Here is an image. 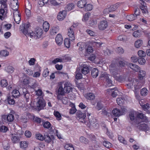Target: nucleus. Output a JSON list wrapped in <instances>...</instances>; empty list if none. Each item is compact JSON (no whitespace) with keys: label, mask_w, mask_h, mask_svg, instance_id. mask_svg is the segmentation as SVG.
Instances as JSON below:
<instances>
[{"label":"nucleus","mask_w":150,"mask_h":150,"mask_svg":"<svg viewBox=\"0 0 150 150\" xmlns=\"http://www.w3.org/2000/svg\"><path fill=\"white\" fill-rule=\"evenodd\" d=\"M29 25L27 24H23L20 26L21 31L27 37L38 39L41 38L43 34V30L41 28H38L35 29L34 31L28 30Z\"/></svg>","instance_id":"obj_1"},{"label":"nucleus","mask_w":150,"mask_h":150,"mask_svg":"<svg viewBox=\"0 0 150 150\" xmlns=\"http://www.w3.org/2000/svg\"><path fill=\"white\" fill-rule=\"evenodd\" d=\"M110 73L115 79L120 82H122L124 79L121 76H119L120 71L116 67V64L112 63L110 65Z\"/></svg>","instance_id":"obj_2"},{"label":"nucleus","mask_w":150,"mask_h":150,"mask_svg":"<svg viewBox=\"0 0 150 150\" xmlns=\"http://www.w3.org/2000/svg\"><path fill=\"white\" fill-rule=\"evenodd\" d=\"M1 8L0 9V19L4 20L6 17L7 10L6 8L7 5L5 2L0 4Z\"/></svg>","instance_id":"obj_3"},{"label":"nucleus","mask_w":150,"mask_h":150,"mask_svg":"<svg viewBox=\"0 0 150 150\" xmlns=\"http://www.w3.org/2000/svg\"><path fill=\"white\" fill-rule=\"evenodd\" d=\"M24 132L22 130H19L16 134H11V139L13 143L17 142L19 140V138L21 137V135L23 134Z\"/></svg>","instance_id":"obj_4"},{"label":"nucleus","mask_w":150,"mask_h":150,"mask_svg":"<svg viewBox=\"0 0 150 150\" xmlns=\"http://www.w3.org/2000/svg\"><path fill=\"white\" fill-rule=\"evenodd\" d=\"M145 76H142L141 74H138V79H134L136 83L137 84L136 85L138 86V88H141L142 86L145 83L144 78Z\"/></svg>","instance_id":"obj_5"},{"label":"nucleus","mask_w":150,"mask_h":150,"mask_svg":"<svg viewBox=\"0 0 150 150\" xmlns=\"http://www.w3.org/2000/svg\"><path fill=\"white\" fill-rule=\"evenodd\" d=\"M100 79L101 80L106 79L107 85L109 86H112L113 84L112 81L109 78L108 75L105 72H102L99 76Z\"/></svg>","instance_id":"obj_6"},{"label":"nucleus","mask_w":150,"mask_h":150,"mask_svg":"<svg viewBox=\"0 0 150 150\" xmlns=\"http://www.w3.org/2000/svg\"><path fill=\"white\" fill-rule=\"evenodd\" d=\"M136 120H137L138 124L141 122H148L147 117L145 116L144 114L141 113L137 112Z\"/></svg>","instance_id":"obj_7"},{"label":"nucleus","mask_w":150,"mask_h":150,"mask_svg":"<svg viewBox=\"0 0 150 150\" xmlns=\"http://www.w3.org/2000/svg\"><path fill=\"white\" fill-rule=\"evenodd\" d=\"M46 105V102L43 98H39L36 103L37 107L40 110L44 109Z\"/></svg>","instance_id":"obj_8"},{"label":"nucleus","mask_w":150,"mask_h":150,"mask_svg":"<svg viewBox=\"0 0 150 150\" xmlns=\"http://www.w3.org/2000/svg\"><path fill=\"white\" fill-rule=\"evenodd\" d=\"M126 109L123 107L121 108V110H120L119 109L116 108L112 111V113L115 116H119L124 114L126 111Z\"/></svg>","instance_id":"obj_9"},{"label":"nucleus","mask_w":150,"mask_h":150,"mask_svg":"<svg viewBox=\"0 0 150 150\" xmlns=\"http://www.w3.org/2000/svg\"><path fill=\"white\" fill-rule=\"evenodd\" d=\"M77 119L79 121L83 123H86V114L85 113H79L77 115Z\"/></svg>","instance_id":"obj_10"},{"label":"nucleus","mask_w":150,"mask_h":150,"mask_svg":"<svg viewBox=\"0 0 150 150\" xmlns=\"http://www.w3.org/2000/svg\"><path fill=\"white\" fill-rule=\"evenodd\" d=\"M11 15L13 16L15 22L17 24H19L21 20V15L18 11H16L15 12L11 13Z\"/></svg>","instance_id":"obj_11"},{"label":"nucleus","mask_w":150,"mask_h":150,"mask_svg":"<svg viewBox=\"0 0 150 150\" xmlns=\"http://www.w3.org/2000/svg\"><path fill=\"white\" fill-rule=\"evenodd\" d=\"M91 114L87 113V116L89 117L90 116ZM88 120L91 125H92L95 128L97 129L99 127V125L97 123L96 119L95 118H93L92 120L91 118L90 119L89 117H88Z\"/></svg>","instance_id":"obj_12"},{"label":"nucleus","mask_w":150,"mask_h":150,"mask_svg":"<svg viewBox=\"0 0 150 150\" xmlns=\"http://www.w3.org/2000/svg\"><path fill=\"white\" fill-rule=\"evenodd\" d=\"M67 12L65 10L60 11L57 16V19L59 21H62L66 18Z\"/></svg>","instance_id":"obj_13"},{"label":"nucleus","mask_w":150,"mask_h":150,"mask_svg":"<svg viewBox=\"0 0 150 150\" xmlns=\"http://www.w3.org/2000/svg\"><path fill=\"white\" fill-rule=\"evenodd\" d=\"M108 26L107 22L106 20L101 21L98 25L99 29L100 30H105Z\"/></svg>","instance_id":"obj_14"},{"label":"nucleus","mask_w":150,"mask_h":150,"mask_svg":"<svg viewBox=\"0 0 150 150\" xmlns=\"http://www.w3.org/2000/svg\"><path fill=\"white\" fill-rule=\"evenodd\" d=\"M128 83L127 84V86L129 88H132L134 85H137V84L136 83L134 79H132L131 78H129L128 79Z\"/></svg>","instance_id":"obj_15"},{"label":"nucleus","mask_w":150,"mask_h":150,"mask_svg":"<svg viewBox=\"0 0 150 150\" xmlns=\"http://www.w3.org/2000/svg\"><path fill=\"white\" fill-rule=\"evenodd\" d=\"M64 89L67 93L72 91L73 87L71 85L69 82H66L64 84Z\"/></svg>","instance_id":"obj_16"},{"label":"nucleus","mask_w":150,"mask_h":150,"mask_svg":"<svg viewBox=\"0 0 150 150\" xmlns=\"http://www.w3.org/2000/svg\"><path fill=\"white\" fill-rule=\"evenodd\" d=\"M127 65L129 67L135 72H138L141 69L138 66L131 63H129Z\"/></svg>","instance_id":"obj_17"},{"label":"nucleus","mask_w":150,"mask_h":150,"mask_svg":"<svg viewBox=\"0 0 150 150\" xmlns=\"http://www.w3.org/2000/svg\"><path fill=\"white\" fill-rule=\"evenodd\" d=\"M108 92L111 96L114 98L115 97L118 92L117 88H109L108 90Z\"/></svg>","instance_id":"obj_18"},{"label":"nucleus","mask_w":150,"mask_h":150,"mask_svg":"<svg viewBox=\"0 0 150 150\" xmlns=\"http://www.w3.org/2000/svg\"><path fill=\"white\" fill-rule=\"evenodd\" d=\"M44 139L45 141L47 143H50L51 141H52L53 143L54 139V137L53 135L50 136L48 135H44Z\"/></svg>","instance_id":"obj_19"},{"label":"nucleus","mask_w":150,"mask_h":150,"mask_svg":"<svg viewBox=\"0 0 150 150\" xmlns=\"http://www.w3.org/2000/svg\"><path fill=\"white\" fill-rule=\"evenodd\" d=\"M97 23V21L96 19L93 18H90L87 23V24L89 26L94 27Z\"/></svg>","instance_id":"obj_20"},{"label":"nucleus","mask_w":150,"mask_h":150,"mask_svg":"<svg viewBox=\"0 0 150 150\" xmlns=\"http://www.w3.org/2000/svg\"><path fill=\"white\" fill-rule=\"evenodd\" d=\"M55 41L56 43L59 45L62 44L63 42V38L60 34H58L56 38Z\"/></svg>","instance_id":"obj_21"},{"label":"nucleus","mask_w":150,"mask_h":150,"mask_svg":"<svg viewBox=\"0 0 150 150\" xmlns=\"http://www.w3.org/2000/svg\"><path fill=\"white\" fill-rule=\"evenodd\" d=\"M141 4L142 5L140 6V8L142 11V13L144 14H147L148 11L145 2L144 1H142V2H141Z\"/></svg>","instance_id":"obj_22"},{"label":"nucleus","mask_w":150,"mask_h":150,"mask_svg":"<svg viewBox=\"0 0 150 150\" xmlns=\"http://www.w3.org/2000/svg\"><path fill=\"white\" fill-rule=\"evenodd\" d=\"M57 98L58 99L61 100L63 103L64 104H67L69 101L67 98L60 95H57Z\"/></svg>","instance_id":"obj_23"},{"label":"nucleus","mask_w":150,"mask_h":150,"mask_svg":"<svg viewBox=\"0 0 150 150\" xmlns=\"http://www.w3.org/2000/svg\"><path fill=\"white\" fill-rule=\"evenodd\" d=\"M67 34L69 37L71 39V41H74V40L75 37L73 30L71 28L69 29L68 30Z\"/></svg>","instance_id":"obj_24"},{"label":"nucleus","mask_w":150,"mask_h":150,"mask_svg":"<svg viewBox=\"0 0 150 150\" xmlns=\"http://www.w3.org/2000/svg\"><path fill=\"white\" fill-rule=\"evenodd\" d=\"M137 127L139 129L143 130L148 131L149 129V126L144 123L141 124Z\"/></svg>","instance_id":"obj_25"},{"label":"nucleus","mask_w":150,"mask_h":150,"mask_svg":"<svg viewBox=\"0 0 150 150\" xmlns=\"http://www.w3.org/2000/svg\"><path fill=\"white\" fill-rule=\"evenodd\" d=\"M28 117H29L30 119L33 120V121L38 123H40L41 122V120L40 118L37 117H35L33 114H28Z\"/></svg>","instance_id":"obj_26"},{"label":"nucleus","mask_w":150,"mask_h":150,"mask_svg":"<svg viewBox=\"0 0 150 150\" xmlns=\"http://www.w3.org/2000/svg\"><path fill=\"white\" fill-rule=\"evenodd\" d=\"M4 69L6 72L10 74H12L14 71V68L11 66L8 65L5 67Z\"/></svg>","instance_id":"obj_27"},{"label":"nucleus","mask_w":150,"mask_h":150,"mask_svg":"<svg viewBox=\"0 0 150 150\" xmlns=\"http://www.w3.org/2000/svg\"><path fill=\"white\" fill-rule=\"evenodd\" d=\"M81 66L82 67L81 69L82 73L84 75L87 74L89 72V69L88 66L85 64H82Z\"/></svg>","instance_id":"obj_28"},{"label":"nucleus","mask_w":150,"mask_h":150,"mask_svg":"<svg viewBox=\"0 0 150 150\" xmlns=\"http://www.w3.org/2000/svg\"><path fill=\"white\" fill-rule=\"evenodd\" d=\"M18 3H14L13 2L11 3V7L12 9V10L11 11V13L15 12L16 11H18Z\"/></svg>","instance_id":"obj_29"},{"label":"nucleus","mask_w":150,"mask_h":150,"mask_svg":"<svg viewBox=\"0 0 150 150\" xmlns=\"http://www.w3.org/2000/svg\"><path fill=\"white\" fill-rule=\"evenodd\" d=\"M9 52L6 50H3L0 51V57H6L9 55Z\"/></svg>","instance_id":"obj_30"},{"label":"nucleus","mask_w":150,"mask_h":150,"mask_svg":"<svg viewBox=\"0 0 150 150\" xmlns=\"http://www.w3.org/2000/svg\"><path fill=\"white\" fill-rule=\"evenodd\" d=\"M24 96L26 99V101L27 102H29L30 100L31 101L30 103H29V104L30 105V106L31 107H33L34 106V104L33 103H32L31 102V96H30V94L28 93H27L25 94V95H24Z\"/></svg>","instance_id":"obj_31"},{"label":"nucleus","mask_w":150,"mask_h":150,"mask_svg":"<svg viewBox=\"0 0 150 150\" xmlns=\"http://www.w3.org/2000/svg\"><path fill=\"white\" fill-rule=\"evenodd\" d=\"M86 3V0H80L78 2L77 6L80 8H83L85 6Z\"/></svg>","instance_id":"obj_32"},{"label":"nucleus","mask_w":150,"mask_h":150,"mask_svg":"<svg viewBox=\"0 0 150 150\" xmlns=\"http://www.w3.org/2000/svg\"><path fill=\"white\" fill-rule=\"evenodd\" d=\"M138 86L135 85H134V92L136 98L138 100H139L140 96L139 95V90L140 88H138Z\"/></svg>","instance_id":"obj_33"},{"label":"nucleus","mask_w":150,"mask_h":150,"mask_svg":"<svg viewBox=\"0 0 150 150\" xmlns=\"http://www.w3.org/2000/svg\"><path fill=\"white\" fill-rule=\"evenodd\" d=\"M85 97L88 100H93L95 98L94 94L91 93H88L84 95Z\"/></svg>","instance_id":"obj_34"},{"label":"nucleus","mask_w":150,"mask_h":150,"mask_svg":"<svg viewBox=\"0 0 150 150\" xmlns=\"http://www.w3.org/2000/svg\"><path fill=\"white\" fill-rule=\"evenodd\" d=\"M98 70L96 68L93 69L91 71V75L93 78H96L98 74Z\"/></svg>","instance_id":"obj_35"},{"label":"nucleus","mask_w":150,"mask_h":150,"mask_svg":"<svg viewBox=\"0 0 150 150\" xmlns=\"http://www.w3.org/2000/svg\"><path fill=\"white\" fill-rule=\"evenodd\" d=\"M74 8V5L73 3H69L65 7V11H69L73 9Z\"/></svg>","instance_id":"obj_36"},{"label":"nucleus","mask_w":150,"mask_h":150,"mask_svg":"<svg viewBox=\"0 0 150 150\" xmlns=\"http://www.w3.org/2000/svg\"><path fill=\"white\" fill-rule=\"evenodd\" d=\"M54 115L56 117V120L59 121L62 119V115L61 113L58 111H54Z\"/></svg>","instance_id":"obj_37"},{"label":"nucleus","mask_w":150,"mask_h":150,"mask_svg":"<svg viewBox=\"0 0 150 150\" xmlns=\"http://www.w3.org/2000/svg\"><path fill=\"white\" fill-rule=\"evenodd\" d=\"M90 16V14L89 13H86L83 16V18L82 19V21L85 22H88L89 20V17Z\"/></svg>","instance_id":"obj_38"},{"label":"nucleus","mask_w":150,"mask_h":150,"mask_svg":"<svg viewBox=\"0 0 150 150\" xmlns=\"http://www.w3.org/2000/svg\"><path fill=\"white\" fill-rule=\"evenodd\" d=\"M29 144V143L26 141H21L20 143V147L23 149L27 148Z\"/></svg>","instance_id":"obj_39"},{"label":"nucleus","mask_w":150,"mask_h":150,"mask_svg":"<svg viewBox=\"0 0 150 150\" xmlns=\"http://www.w3.org/2000/svg\"><path fill=\"white\" fill-rule=\"evenodd\" d=\"M20 94L19 91L16 89L14 90L12 93V96L15 98L19 97Z\"/></svg>","instance_id":"obj_40"},{"label":"nucleus","mask_w":150,"mask_h":150,"mask_svg":"<svg viewBox=\"0 0 150 150\" xmlns=\"http://www.w3.org/2000/svg\"><path fill=\"white\" fill-rule=\"evenodd\" d=\"M137 112L136 111H133L131 112L129 114V117L131 120L133 121L135 120V117L136 118L137 117Z\"/></svg>","instance_id":"obj_41"},{"label":"nucleus","mask_w":150,"mask_h":150,"mask_svg":"<svg viewBox=\"0 0 150 150\" xmlns=\"http://www.w3.org/2000/svg\"><path fill=\"white\" fill-rule=\"evenodd\" d=\"M50 24L47 21H45L43 24V28L45 32L47 31L49 28Z\"/></svg>","instance_id":"obj_42"},{"label":"nucleus","mask_w":150,"mask_h":150,"mask_svg":"<svg viewBox=\"0 0 150 150\" xmlns=\"http://www.w3.org/2000/svg\"><path fill=\"white\" fill-rule=\"evenodd\" d=\"M77 46L79 47V50L80 51H82L85 47V44L84 42H79L77 43Z\"/></svg>","instance_id":"obj_43"},{"label":"nucleus","mask_w":150,"mask_h":150,"mask_svg":"<svg viewBox=\"0 0 150 150\" xmlns=\"http://www.w3.org/2000/svg\"><path fill=\"white\" fill-rule=\"evenodd\" d=\"M28 114H31L28 113H25L22 116L21 119L23 122H26L28 120V119H30L29 117H28Z\"/></svg>","instance_id":"obj_44"},{"label":"nucleus","mask_w":150,"mask_h":150,"mask_svg":"<svg viewBox=\"0 0 150 150\" xmlns=\"http://www.w3.org/2000/svg\"><path fill=\"white\" fill-rule=\"evenodd\" d=\"M71 41L70 39L68 38H66L64 40V45L65 47L69 48L70 46Z\"/></svg>","instance_id":"obj_45"},{"label":"nucleus","mask_w":150,"mask_h":150,"mask_svg":"<svg viewBox=\"0 0 150 150\" xmlns=\"http://www.w3.org/2000/svg\"><path fill=\"white\" fill-rule=\"evenodd\" d=\"M59 30L57 27H53L50 30V33L51 35H54L57 33Z\"/></svg>","instance_id":"obj_46"},{"label":"nucleus","mask_w":150,"mask_h":150,"mask_svg":"<svg viewBox=\"0 0 150 150\" xmlns=\"http://www.w3.org/2000/svg\"><path fill=\"white\" fill-rule=\"evenodd\" d=\"M65 92L64 89V88H63V87L62 86H59L58 89V95H63Z\"/></svg>","instance_id":"obj_47"},{"label":"nucleus","mask_w":150,"mask_h":150,"mask_svg":"<svg viewBox=\"0 0 150 150\" xmlns=\"http://www.w3.org/2000/svg\"><path fill=\"white\" fill-rule=\"evenodd\" d=\"M118 40L123 42H126L127 40V36L124 35H119L117 38Z\"/></svg>","instance_id":"obj_48"},{"label":"nucleus","mask_w":150,"mask_h":150,"mask_svg":"<svg viewBox=\"0 0 150 150\" xmlns=\"http://www.w3.org/2000/svg\"><path fill=\"white\" fill-rule=\"evenodd\" d=\"M142 31L138 30L134 31L132 34L133 36L135 38L140 37L142 35Z\"/></svg>","instance_id":"obj_49"},{"label":"nucleus","mask_w":150,"mask_h":150,"mask_svg":"<svg viewBox=\"0 0 150 150\" xmlns=\"http://www.w3.org/2000/svg\"><path fill=\"white\" fill-rule=\"evenodd\" d=\"M8 83L6 79H3L0 81V85L3 87H6L7 86Z\"/></svg>","instance_id":"obj_50"},{"label":"nucleus","mask_w":150,"mask_h":150,"mask_svg":"<svg viewBox=\"0 0 150 150\" xmlns=\"http://www.w3.org/2000/svg\"><path fill=\"white\" fill-rule=\"evenodd\" d=\"M143 44V41L142 40H138L135 42V46L137 48L140 47Z\"/></svg>","instance_id":"obj_51"},{"label":"nucleus","mask_w":150,"mask_h":150,"mask_svg":"<svg viewBox=\"0 0 150 150\" xmlns=\"http://www.w3.org/2000/svg\"><path fill=\"white\" fill-rule=\"evenodd\" d=\"M7 102L9 105H13L15 103V100L12 98V97L9 96L7 98Z\"/></svg>","instance_id":"obj_52"},{"label":"nucleus","mask_w":150,"mask_h":150,"mask_svg":"<svg viewBox=\"0 0 150 150\" xmlns=\"http://www.w3.org/2000/svg\"><path fill=\"white\" fill-rule=\"evenodd\" d=\"M148 90L145 88H144L142 89L140 91V93L142 96H145L147 95L148 93Z\"/></svg>","instance_id":"obj_53"},{"label":"nucleus","mask_w":150,"mask_h":150,"mask_svg":"<svg viewBox=\"0 0 150 150\" xmlns=\"http://www.w3.org/2000/svg\"><path fill=\"white\" fill-rule=\"evenodd\" d=\"M64 148L67 150H74V146L71 144H65L64 146Z\"/></svg>","instance_id":"obj_54"},{"label":"nucleus","mask_w":150,"mask_h":150,"mask_svg":"<svg viewBox=\"0 0 150 150\" xmlns=\"http://www.w3.org/2000/svg\"><path fill=\"white\" fill-rule=\"evenodd\" d=\"M35 137L36 139L40 141H43L44 139V137L40 133H37L35 134Z\"/></svg>","instance_id":"obj_55"},{"label":"nucleus","mask_w":150,"mask_h":150,"mask_svg":"<svg viewBox=\"0 0 150 150\" xmlns=\"http://www.w3.org/2000/svg\"><path fill=\"white\" fill-rule=\"evenodd\" d=\"M61 59H63V60H62V62H66L67 61L70 60L71 59V58L68 55H65L62 56L61 57Z\"/></svg>","instance_id":"obj_56"},{"label":"nucleus","mask_w":150,"mask_h":150,"mask_svg":"<svg viewBox=\"0 0 150 150\" xmlns=\"http://www.w3.org/2000/svg\"><path fill=\"white\" fill-rule=\"evenodd\" d=\"M127 19L129 21H131L136 18L134 15H128L126 16Z\"/></svg>","instance_id":"obj_57"},{"label":"nucleus","mask_w":150,"mask_h":150,"mask_svg":"<svg viewBox=\"0 0 150 150\" xmlns=\"http://www.w3.org/2000/svg\"><path fill=\"white\" fill-rule=\"evenodd\" d=\"M116 101L118 105H122L124 103V100L121 98H117Z\"/></svg>","instance_id":"obj_58"},{"label":"nucleus","mask_w":150,"mask_h":150,"mask_svg":"<svg viewBox=\"0 0 150 150\" xmlns=\"http://www.w3.org/2000/svg\"><path fill=\"white\" fill-rule=\"evenodd\" d=\"M142 108L144 111L148 112V113L149 112L150 110V107H149L148 104H144L142 107Z\"/></svg>","instance_id":"obj_59"},{"label":"nucleus","mask_w":150,"mask_h":150,"mask_svg":"<svg viewBox=\"0 0 150 150\" xmlns=\"http://www.w3.org/2000/svg\"><path fill=\"white\" fill-rule=\"evenodd\" d=\"M12 26L10 24H4L2 26L3 29L4 30H7L10 29Z\"/></svg>","instance_id":"obj_60"},{"label":"nucleus","mask_w":150,"mask_h":150,"mask_svg":"<svg viewBox=\"0 0 150 150\" xmlns=\"http://www.w3.org/2000/svg\"><path fill=\"white\" fill-rule=\"evenodd\" d=\"M118 139L119 141L124 144H127V141L125 140L124 138L121 136L119 135L118 136Z\"/></svg>","instance_id":"obj_61"},{"label":"nucleus","mask_w":150,"mask_h":150,"mask_svg":"<svg viewBox=\"0 0 150 150\" xmlns=\"http://www.w3.org/2000/svg\"><path fill=\"white\" fill-rule=\"evenodd\" d=\"M32 79L29 78V77H26L23 80V83L24 85L29 84L30 83V81Z\"/></svg>","instance_id":"obj_62"},{"label":"nucleus","mask_w":150,"mask_h":150,"mask_svg":"<svg viewBox=\"0 0 150 150\" xmlns=\"http://www.w3.org/2000/svg\"><path fill=\"white\" fill-rule=\"evenodd\" d=\"M3 145L4 148L6 150H8L10 148V146L7 141H5L3 142Z\"/></svg>","instance_id":"obj_63"},{"label":"nucleus","mask_w":150,"mask_h":150,"mask_svg":"<svg viewBox=\"0 0 150 150\" xmlns=\"http://www.w3.org/2000/svg\"><path fill=\"white\" fill-rule=\"evenodd\" d=\"M103 144L105 147L108 148L111 147L112 145L110 143L107 141H104L103 143Z\"/></svg>","instance_id":"obj_64"}]
</instances>
